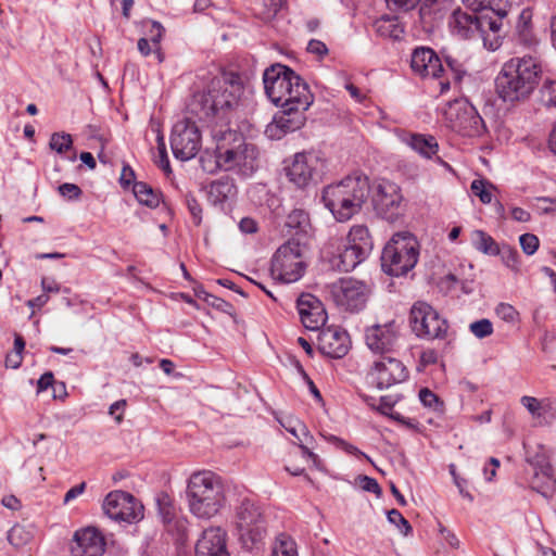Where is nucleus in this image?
I'll use <instances>...</instances> for the list:
<instances>
[{"instance_id": "obj_1", "label": "nucleus", "mask_w": 556, "mask_h": 556, "mask_svg": "<svg viewBox=\"0 0 556 556\" xmlns=\"http://www.w3.org/2000/svg\"><path fill=\"white\" fill-rule=\"evenodd\" d=\"M263 81L268 99L281 108L266 132L279 139L287 132L300 129L305 122L304 112L313 103V94L307 84L282 64L268 67L264 72Z\"/></svg>"}, {"instance_id": "obj_2", "label": "nucleus", "mask_w": 556, "mask_h": 556, "mask_svg": "<svg viewBox=\"0 0 556 556\" xmlns=\"http://www.w3.org/2000/svg\"><path fill=\"white\" fill-rule=\"evenodd\" d=\"M203 79L204 85L193 93L187 109L200 121L223 128L228 124V112L238 105L243 94L242 81L233 73Z\"/></svg>"}, {"instance_id": "obj_3", "label": "nucleus", "mask_w": 556, "mask_h": 556, "mask_svg": "<svg viewBox=\"0 0 556 556\" xmlns=\"http://www.w3.org/2000/svg\"><path fill=\"white\" fill-rule=\"evenodd\" d=\"M542 73L538 58L529 54L514 56L503 64L495 78L496 93L505 102L523 101L538 87Z\"/></svg>"}, {"instance_id": "obj_4", "label": "nucleus", "mask_w": 556, "mask_h": 556, "mask_svg": "<svg viewBox=\"0 0 556 556\" xmlns=\"http://www.w3.org/2000/svg\"><path fill=\"white\" fill-rule=\"evenodd\" d=\"M369 194L368 177L356 174L325 187L321 200L338 222H346L362 210Z\"/></svg>"}, {"instance_id": "obj_5", "label": "nucleus", "mask_w": 556, "mask_h": 556, "mask_svg": "<svg viewBox=\"0 0 556 556\" xmlns=\"http://www.w3.org/2000/svg\"><path fill=\"white\" fill-rule=\"evenodd\" d=\"M186 497L193 516L210 519L216 516L226 504L223 479L210 470L194 472L188 480Z\"/></svg>"}, {"instance_id": "obj_6", "label": "nucleus", "mask_w": 556, "mask_h": 556, "mask_svg": "<svg viewBox=\"0 0 556 556\" xmlns=\"http://www.w3.org/2000/svg\"><path fill=\"white\" fill-rule=\"evenodd\" d=\"M489 11L483 15L469 13L462 8L455 9L448 20V27L453 35L462 39L479 37L490 50L500 47V30L502 28L501 15L488 16Z\"/></svg>"}, {"instance_id": "obj_7", "label": "nucleus", "mask_w": 556, "mask_h": 556, "mask_svg": "<svg viewBox=\"0 0 556 556\" xmlns=\"http://www.w3.org/2000/svg\"><path fill=\"white\" fill-rule=\"evenodd\" d=\"M419 256V244L408 231L397 232L386 244L381 255V266L390 276H403L412 270Z\"/></svg>"}, {"instance_id": "obj_8", "label": "nucleus", "mask_w": 556, "mask_h": 556, "mask_svg": "<svg viewBox=\"0 0 556 556\" xmlns=\"http://www.w3.org/2000/svg\"><path fill=\"white\" fill-rule=\"evenodd\" d=\"M410 67L413 72L424 78L439 79L441 93L450 89L451 75L454 80L459 81L464 71L459 68V64L455 60H446V68L442 65L441 60L430 48H416L410 58Z\"/></svg>"}, {"instance_id": "obj_9", "label": "nucleus", "mask_w": 556, "mask_h": 556, "mask_svg": "<svg viewBox=\"0 0 556 556\" xmlns=\"http://www.w3.org/2000/svg\"><path fill=\"white\" fill-rule=\"evenodd\" d=\"M444 123L451 130L464 137H479L485 125L476 108L466 99L448 102L443 110Z\"/></svg>"}, {"instance_id": "obj_10", "label": "nucleus", "mask_w": 556, "mask_h": 556, "mask_svg": "<svg viewBox=\"0 0 556 556\" xmlns=\"http://www.w3.org/2000/svg\"><path fill=\"white\" fill-rule=\"evenodd\" d=\"M236 527L243 546L253 548L266 535V520L262 508L244 498L236 510Z\"/></svg>"}, {"instance_id": "obj_11", "label": "nucleus", "mask_w": 556, "mask_h": 556, "mask_svg": "<svg viewBox=\"0 0 556 556\" xmlns=\"http://www.w3.org/2000/svg\"><path fill=\"white\" fill-rule=\"evenodd\" d=\"M306 264L298 242L288 241L274 254L270 273L275 280L283 283L298 281L304 274Z\"/></svg>"}, {"instance_id": "obj_12", "label": "nucleus", "mask_w": 556, "mask_h": 556, "mask_svg": "<svg viewBox=\"0 0 556 556\" xmlns=\"http://www.w3.org/2000/svg\"><path fill=\"white\" fill-rule=\"evenodd\" d=\"M328 293L334 304L349 312L363 309L369 296V287L352 277L341 278L328 287Z\"/></svg>"}, {"instance_id": "obj_13", "label": "nucleus", "mask_w": 556, "mask_h": 556, "mask_svg": "<svg viewBox=\"0 0 556 556\" xmlns=\"http://www.w3.org/2000/svg\"><path fill=\"white\" fill-rule=\"evenodd\" d=\"M409 321L413 332L424 340L442 339L447 331L446 320L424 301H417L413 305Z\"/></svg>"}, {"instance_id": "obj_14", "label": "nucleus", "mask_w": 556, "mask_h": 556, "mask_svg": "<svg viewBox=\"0 0 556 556\" xmlns=\"http://www.w3.org/2000/svg\"><path fill=\"white\" fill-rule=\"evenodd\" d=\"M174 156L180 161L193 159L201 149V134L197 124L184 118L175 123L170 135Z\"/></svg>"}, {"instance_id": "obj_15", "label": "nucleus", "mask_w": 556, "mask_h": 556, "mask_svg": "<svg viewBox=\"0 0 556 556\" xmlns=\"http://www.w3.org/2000/svg\"><path fill=\"white\" fill-rule=\"evenodd\" d=\"M326 167L325 160L316 152L296 153L286 167L289 180L298 188H305L316 181Z\"/></svg>"}, {"instance_id": "obj_16", "label": "nucleus", "mask_w": 556, "mask_h": 556, "mask_svg": "<svg viewBox=\"0 0 556 556\" xmlns=\"http://www.w3.org/2000/svg\"><path fill=\"white\" fill-rule=\"evenodd\" d=\"M217 164L225 170H236L248 177L258 167V151L252 143L243 142L235 149L217 151Z\"/></svg>"}, {"instance_id": "obj_17", "label": "nucleus", "mask_w": 556, "mask_h": 556, "mask_svg": "<svg viewBox=\"0 0 556 556\" xmlns=\"http://www.w3.org/2000/svg\"><path fill=\"white\" fill-rule=\"evenodd\" d=\"M401 188L389 180H380L374 191V208L382 218L394 222L402 215Z\"/></svg>"}, {"instance_id": "obj_18", "label": "nucleus", "mask_w": 556, "mask_h": 556, "mask_svg": "<svg viewBox=\"0 0 556 556\" xmlns=\"http://www.w3.org/2000/svg\"><path fill=\"white\" fill-rule=\"evenodd\" d=\"M103 509L108 517L116 521L130 523L143 517V506L131 494L123 491L108 494Z\"/></svg>"}, {"instance_id": "obj_19", "label": "nucleus", "mask_w": 556, "mask_h": 556, "mask_svg": "<svg viewBox=\"0 0 556 556\" xmlns=\"http://www.w3.org/2000/svg\"><path fill=\"white\" fill-rule=\"evenodd\" d=\"M368 377L370 383L382 390L404 382L408 377V370L400 359L383 355L374 362Z\"/></svg>"}, {"instance_id": "obj_20", "label": "nucleus", "mask_w": 556, "mask_h": 556, "mask_svg": "<svg viewBox=\"0 0 556 556\" xmlns=\"http://www.w3.org/2000/svg\"><path fill=\"white\" fill-rule=\"evenodd\" d=\"M367 346L375 353L392 352L399 340V326L394 320L383 325H374L366 329Z\"/></svg>"}, {"instance_id": "obj_21", "label": "nucleus", "mask_w": 556, "mask_h": 556, "mask_svg": "<svg viewBox=\"0 0 556 556\" xmlns=\"http://www.w3.org/2000/svg\"><path fill=\"white\" fill-rule=\"evenodd\" d=\"M105 551V540L94 527L79 529L74 533L71 552L73 556H102Z\"/></svg>"}, {"instance_id": "obj_22", "label": "nucleus", "mask_w": 556, "mask_h": 556, "mask_svg": "<svg viewBox=\"0 0 556 556\" xmlns=\"http://www.w3.org/2000/svg\"><path fill=\"white\" fill-rule=\"evenodd\" d=\"M227 532L220 527L205 529L195 544V556H230Z\"/></svg>"}, {"instance_id": "obj_23", "label": "nucleus", "mask_w": 556, "mask_h": 556, "mask_svg": "<svg viewBox=\"0 0 556 556\" xmlns=\"http://www.w3.org/2000/svg\"><path fill=\"white\" fill-rule=\"evenodd\" d=\"M296 307L303 326L308 330H319L327 320V313L323 303L314 295L302 294Z\"/></svg>"}, {"instance_id": "obj_24", "label": "nucleus", "mask_w": 556, "mask_h": 556, "mask_svg": "<svg viewBox=\"0 0 556 556\" xmlns=\"http://www.w3.org/2000/svg\"><path fill=\"white\" fill-rule=\"evenodd\" d=\"M318 349L324 355L341 358L350 349L349 334L337 327L325 328L318 334Z\"/></svg>"}, {"instance_id": "obj_25", "label": "nucleus", "mask_w": 556, "mask_h": 556, "mask_svg": "<svg viewBox=\"0 0 556 556\" xmlns=\"http://www.w3.org/2000/svg\"><path fill=\"white\" fill-rule=\"evenodd\" d=\"M238 190L235 181L229 176H223L211 181L206 187L207 200L213 205L223 206L225 203L233 201Z\"/></svg>"}, {"instance_id": "obj_26", "label": "nucleus", "mask_w": 556, "mask_h": 556, "mask_svg": "<svg viewBox=\"0 0 556 556\" xmlns=\"http://www.w3.org/2000/svg\"><path fill=\"white\" fill-rule=\"evenodd\" d=\"M366 258L367 256L361 255L358 250L348 243H344L342 249L339 248V253L331 258V264L338 270L350 271Z\"/></svg>"}, {"instance_id": "obj_27", "label": "nucleus", "mask_w": 556, "mask_h": 556, "mask_svg": "<svg viewBox=\"0 0 556 556\" xmlns=\"http://www.w3.org/2000/svg\"><path fill=\"white\" fill-rule=\"evenodd\" d=\"M376 34L384 39L400 40L404 34V27L395 15H382L374 23Z\"/></svg>"}, {"instance_id": "obj_28", "label": "nucleus", "mask_w": 556, "mask_h": 556, "mask_svg": "<svg viewBox=\"0 0 556 556\" xmlns=\"http://www.w3.org/2000/svg\"><path fill=\"white\" fill-rule=\"evenodd\" d=\"M403 141L426 159L437 154L439 146L434 137L420 134H408L403 137Z\"/></svg>"}, {"instance_id": "obj_29", "label": "nucleus", "mask_w": 556, "mask_h": 556, "mask_svg": "<svg viewBox=\"0 0 556 556\" xmlns=\"http://www.w3.org/2000/svg\"><path fill=\"white\" fill-rule=\"evenodd\" d=\"M345 243L358 250L361 255L366 256L369 255L374 247L369 230L364 225L353 226L349 232Z\"/></svg>"}, {"instance_id": "obj_30", "label": "nucleus", "mask_w": 556, "mask_h": 556, "mask_svg": "<svg viewBox=\"0 0 556 556\" xmlns=\"http://www.w3.org/2000/svg\"><path fill=\"white\" fill-rule=\"evenodd\" d=\"M132 192L138 202L142 205L154 208L160 204V193L143 181L135 182L132 186Z\"/></svg>"}, {"instance_id": "obj_31", "label": "nucleus", "mask_w": 556, "mask_h": 556, "mask_svg": "<svg viewBox=\"0 0 556 556\" xmlns=\"http://www.w3.org/2000/svg\"><path fill=\"white\" fill-rule=\"evenodd\" d=\"M472 244L478 251L484 254L497 255L500 253L497 243L483 230H475L472 232Z\"/></svg>"}, {"instance_id": "obj_32", "label": "nucleus", "mask_w": 556, "mask_h": 556, "mask_svg": "<svg viewBox=\"0 0 556 556\" xmlns=\"http://www.w3.org/2000/svg\"><path fill=\"white\" fill-rule=\"evenodd\" d=\"M463 3L465 5L466 10L472 14L483 15L484 11H489L488 16L495 17V16L501 15V21L503 20V17L506 16L505 10L495 11L492 8H489L485 5V0H463Z\"/></svg>"}, {"instance_id": "obj_33", "label": "nucleus", "mask_w": 556, "mask_h": 556, "mask_svg": "<svg viewBox=\"0 0 556 556\" xmlns=\"http://www.w3.org/2000/svg\"><path fill=\"white\" fill-rule=\"evenodd\" d=\"M470 189L472 193L480 199L483 204L492 202V190L495 189L494 185L486 179H475L471 182Z\"/></svg>"}, {"instance_id": "obj_34", "label": "nucleus", "mask_w": 556, "mask_h": 556, "mask_svg": "<svg viewBox=\"0 0 556 556\" xmlns=\"http://www.w3.org/2000/svg\"><path fill=\"white\" fill-rule=\"evenodd\" d=\"M273 556H298L295 542L285 534L279 535L273 547Z\"/></svg>"}, {"instance_id": "obj_35", "label": "nucleus", "mask_w": 556, "mask_h": 556, "mask_svg": "<svg viewBox=\"0 0 556 556\" xmlns=\"http://www.w3.org/2000/svg\"><path fill=\"white\" fill-rule=\"evenodd\" d=\"M30 539L31 533L21 525H15L8 533L9 542L16 547L25 545Z\"/></svg>"}, {"instance_id": "obj_36", "label": "nucleus", "mask_w": 556, "mask_h": 556, "mask_svg": "<svg viewBox=\"0 0 556 556\" xmlns=\"http://www.w3.org/2000/svg\"><path fill=\"white\" fill-rule=\"evenodd\" d=\"M50 148L58 153H63L73 146V139L70 134L66 132H54L50 138Z\"/></svg>"}, {"instance_id": "obj_37", "label": "nucleus", "mask_w": 556, "mask_h": 556, "mask_svg": "<svg viewBox=\"0 0 556 556\" xmlns=\"http://www.w3.org/2000/svg\"><path fill=\"white\" fill-rule=\"evenodd\" d=\"M282 426L287 429L288 432L299 439L300 442H307L308 440L313 439L309 435L306 426L298 419H289L288 424H282Z\"/></svg>"}, {"instance_id": "obj_38", "label": "nucleus", "mask_w": 556, "mask_h": 556, "mask_svg": "<svg viewBox=\"0 0 556 556\" xmlns=\"http://www.w3.org/2000/svg\"><path fill=\"white\" fill-rule=\"evenodd\" d=\"M308 224V214L301 208H295L287 216L286 225L291 229H304Z\"/></svg>"}, {"instance_id": "obj_39", "label": "nucleus", "mask_w": 556, "mask_h": 556, "mask_svg": "<svg viewBox=\"0 0 556 556\" xmlns=\"http://www.w3.org/2000/svg\"><path fill=\"white\" fill-rule=\"evenodd\" d=\"M534 210L539 215L556 214V198L538 197L534 199Z\"/></svg>"}, {"instance_id": "obj_40", "label": "nucleus", "mask_w": 556, "mask_h": 556, "mask_svg": "<svg viewBox=\"0 0 556 556\" xmlns=\"http://www.w3.org/2000/svg\"><path fill=\"white\" fill-rule=\"evenodd\" d=\"M495 313L502 320L511 325L519 320V313L508 303H500L495 308Z\"/></svg>"}, {"instance_id": "obj_41", "label": "nucleus", "mask_w": 556, "mask_h": 556, "mask_svg": "<svg viewBox=\"0 0 556 556\" xmlns=\"http://www.w3.org/2000/svg\"><path fill=\"white\" fill-rule=\"evenodd\" d=\"M285 0H263V10L260 12L264 21L273 20L283 8Z\"/></svg>"}, {"instance_id": "obj_42", "label": "nucleus", "mask_w": 556, "mask_h": 556, "mask_svg": "<svg viewBox=\"0 0 556 556\" xmlns=\"http://www.w3.org/2000/svg\"><path fill=\"white\" fill-rule=\"evenodd\" d=\"M469 329L478 339L486 338L493 333V325L486 318L471 323Z\"/></svg>"}, {"instance_id": "obj_43", "label": "nucleus", "mask_w": 556, "mask_h": 556, "mask_svg": "<svg viewBox=\"0 0 556 556\" xmlns=\"http://www.w3.org/2000/svg\"><path fill=\"white\" fill-rule=\"evenodd\" d=\"M388 520L391 523L395 525L401 531V533L404 534L405 536L412 532V527L409 522L403 517V515L399 510L391 509L388 513Z\"/></svg>"}, {"instance_id": "obj_44", "label": "nucleus", "mask_w": 556, "mask_h": 556, "mask_svg": "<svg viewBox=\"0 0 556 556\" xmlns=\"http://www.w3.org/2000/svg\"><path fill=\"white\" fill-rule=\"evenodd\" d=\"M519 243L527 255L534 254L540 245L539 238L533 233H523L519 237Z\"/></svg>"}, {"instance_id": "obj_45", "label": "nucleus", "mask_w": 556, "mask_h": 556, "mask_svg": "<svg viewBox=\"0 0 556 556\" xmlns=\"http://www.w3.org/2000/svg\"><path fill=\"white\" fill-rule=\"evenodd\" d=\"M419 399L426 407L432 408L433 410H442L443 408V403L429 389H421L419 391Z\"/></svg>"}, {"instance_id": "obj_46", "label": "nucleus", "mask_w": 556, "mask_h": 556, "mask_svg": "<svg viewBox=\"0 0 556 556\" xmlns=\"http://www.w3.org/2000/svg\"><path fill=\"white\" fill-rule=\"evenodd\" d=\"M541 93L546 105L556 108V80L546 79L541 88Z\"/></svg>"}, {"instance_id": "obj_47", "label": "nucleus", "mask_w": 556, "mask_h": 556, "mask_svg": "<svg viewBox=\"0 0 556 556\" xmlns=\"http://www.w3.org/2000/svg\"><path fill=\"white\" fill-rule=\"evenodd\" d=\"M197 295L199 298H203V300L205 302H207L210 305H212L213 307L220 309L223 312H227L228 308H231V305L227 301H225L220 298H217L213 294H210V293L205 292L204 290L198 291Z\"/></svg>"}, {"instance_id": "obj_48", "label": "nucleus", "mask_w": 556, "mask_h": 556, "mask_svg": "<svg viewBox=\"0 0 556 556\" xmlns=\"http://www.w3.org/2000/svg\"><path fill=\"white\" fill-rule=\"evenodd\" d=\"M356 482L359 485V488L366 492H371L378 496L381 494V488L378 484L377 480L374 478H370L368 476H358L356 478Z\"/></svg>"}, {"instance_id": "obj_49", "label": "nucleus", "mask_w": 556, "mask_h": 556, "mask_svg": "<svg viewBox=\"0 0 556 556\" xmlns=\"http://www.w3.org/2000/svg\"><path fill=\"white\" fill-rule=\"evenodd\" d=\"M157 150H159V156L156 159V164L166 173L170 172L169 167V160L166 152V147L164 143L163 136L157 137Z\"/></svg>"}, {"instance_id": "obj_50", "label": "nucleus", "mask_w": 556, "mask_h": 556, "mask_svg": "<svg viewBox=\"0 0 556 556\" xmlns=\"http://www.w3.org/2000/svg\"><path fill=\"white\" fill-rule=\"evenodd\" d=\"M58 190L59 193L67 200L79 199L83 193L81 189L77 185L68 182L60 185Z\"/></svg>"}, {"instance_id": "obj_51", "label": "nucleus", "mask_w": 556, "mask_h": 556, "mask_svg": "<svg viewBox=\"0 0 556 556\" xmlns=\"http://www.w3.org/2000/svg\"><path fill=\"white\" fill-rule=\"evenodd\" d=\"M186 203L188 210L193 218L195 225H199L202 220V208L197 199L192 194L186 195Z\"/></svg>"}, {"instance_id": "obj_52", "label": "nucleus", "mask_w": 556, "mask_h": 556, "mask_svg": "<svg viewBox=\"0 0 556 556\" xmlns=\"http://www.w3.org/2000/svg\"><path fill=\"white\" fill-rule=\"evenodd\" d=\"M388 8L392 11H409L413 10L420 0H386Z\"/></svg>"}, {"instance_id": "obj_53", "label": "nucleus", "mask_w": 556, "mask_h": 556, "mask_svg": "<svg viewBox=\"0 0 556 556\" xmlns=\"http://www.w3.org/2000/svg\"><path fill=\"white\" fill-rule=\"evenodd\" d=\"M520 402L532 416L541 415L540 410H541L542 406H541V402L536 397L525 395L520 399Z\"/></svg>"}, {"instance_id": "obj_54", "label": "nucleus", "mask_w": 556, "mask_h": 556, "mask_svg": "<svg viewBox=\"0 0 556 556\" xmlns=\"http://www.w3.org/2000/svg\"><path fill=\"white\" fill-rule=\"evenodd\" d=\"M126 405V400H118L114 402L109 408V414L115 419L117 424L123 421Z\"/></svg>"}, {"instance_id": "obj_55", "label": "nucleus", "mask_w": 556, "mask_h": 556, "mask_svg": "<svg viewBox=\"0 0 556 556\" xmlns=\"http://www.w3.org/2000/svg\"><path fill=\"white\" fill-rule=\"evenodd\" d=\"M200 163L203 170L207 173H213L216 168H220V165L217 164V154L204 153L200 157Z\"/></svg>"}, {"instance_id": "obj_56", "label": "nucleus", "mask_w": 556, "mask_h": 556, "mask_svg": "<svg viewBox=\"0 0 556 556\" xmlns=\"http://www.w3.org/2000/svg\"><path fill=\"white\" fill-rule=\"evenodd\" d=\"M518 37L526 46H531L534 42V37L531 33L530 25L525 22L523 25H517Z\"/></svg>"}, {"instance_id": "obj_57", "label": "nucleus", "mask_w": 556, "mask_h": 556, "mask_svg": "<svg viewBox=\"0 0 556 556\" xmlns=\"http://www.w3.org/2000/svg\"><path fill=\"white\" fill-rule=\"evenodd\" d=\"M307 51L312 54L323 58L328 53V48L323 41L312 39L307 45Z\"/></svg>"}, {"instance_id": "obj_58", "label": "nucleus", "mask_w": 556, "mask_h": 556, "mask_svg": "<svg viewBox=\"0 0 556 556\" xmlns=\"http://www.w3.org/2000/svg\"><path fill=\"white\" fill-rule=\"evenodd\" d=\"M135 180V173L129 165H125L122 169L119 182L123 187H128Z\"/></svg>"}, {"instance_id": "obj_59", "label": "nucleus", "mask_w": 556, "mask_h": 556, "mask_svg": "<svg viewBox=\"0 0 556 556\" xmlns=\"http://www.w3.org/2000/svg\"><path fill=\"white\" fill-rule=\"evenodd\" d=\"M438 361V354L434 350L428 349L420 354V364L426 367L431 364H435Z\"/></svg>"}, {"instance_id": "obj_60", "label": "nucleus", "mask_w": 556, "mask_h": 556, "mask_svg": "<svg viewBox=\"0 0 556 556\" xmlns=\"http://www.w3.org/2000/svg\"><path fill=\"white\" fill-rule=\"evenodd\" d=\"M164 28L163 26L157 22H152L151 24V41L154 47H157L162 36H163Z\"/></svg>"}, {"instance_id": "obj_61", "label": "nucleus", "mask_w": 556, "mask_h": 556, "mask_svg": "<svg viewBox=\"0 0 556 556\" xmlns=\"http://www.w3.org/2000/svg\"><path fill=\"white\" fill-rule=\"evenodd\" d=\"M511 217L514 220L520 223H527L531 219L530 213L518 206L511 208Z\"/></svg>"}, {"instance_id": "obj_62", "label": "nucleus", "mask_w": 556, "mask_h": 556, "mask_svg": "<svg viewBox=\"0 0 556 556\" xmlns=\"http://www.w3.org/2000/svg\"><path fill=\"white\" fill-rule=\"evenodd\" d=\"M85 488H86V483L81 482L80 484L75 485L72 489H70L64 496V503L67 504L71 501H73L74 498H76L78 495L83 494V492L85 491Z\"/></svg>"}, {"instance_id": "obj_63", "label": "nucleus", "mask_w": 556, "mask_h": 556, "mask_svg": "<svg viewBox=\"0 0 556 556\" xmlns=\"http://www.w3.org/2000/svg\"><path fill=\"white\" fill-rule=\"evenodd\" d=\"M239 228L244 233H253L257 229L255 220L249 217H244L240 220Z\"/></svg>"}, {"instance_id": "obj_64", "label": "nucleus", "mask_w": 556, "mask_h": 556, "mask_svg": "<svg viewBox=\"0 0 556 556\" xmlns=\"http://www.w3.org/2000/svg\"><path fill=\"white\" fill-rule=\"evenodd\" d=\"M54 381L53 374L51 371L45 372L38 380V391H45L52 386Z\"/></svg>"}]
</instances>
